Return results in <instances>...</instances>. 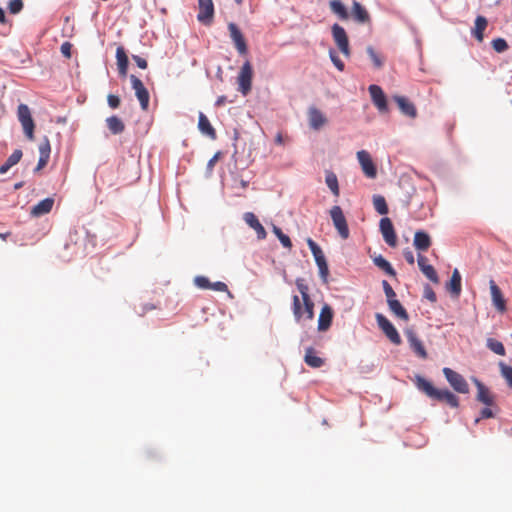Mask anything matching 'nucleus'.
Wrapping results in <instances>:
<instances>
[{"label": "nucleus", "mask_w": 512, "mask_h": 512, "mask_svg": "<svg viewBox=\"0 0 512 512\" xmlns=\"http://www.w3.org/2000/svg\"><path fill=\"white\" fill-rule=\"evenodd\" d=\"M307 244L311 250V253L313 254L316 265L319 269L320 278L322 279V281L324 283H327L328 276H329V268H328V264H327V261H326V258H325V255H324L322 249L311 238L307 239Z\"/></svg>", "instance_id": "obj_1"}, {"label": "nucleus", "mask_w": 512, "mask_h": 512, "mask_svg": "<svg viewBox=\"0 0 512 512\" xmlns=\"http://www.w3.org/2000/svg\"><path fill=\"white\" fill-rule=\"evenodd\" d=\"M330 216L334 227L342 239H347L350 235L346 218L340 206L335 205L330 209Z\"/></svg>", "instance_id": "obj_2"}, {"label": "nucleus", "mask_w": 512, "mask_h": 512, "mask_svg": "<svg viewBox=\"0 0 512 512\" xmlns=\"http://www.w3.org/2000/svg\"><path fill=\"white\" fill-rule=\"evenodd\" d=\"M313 307V302L310 298H307L306 300H303L302 309L299 297L297 295L293 296V312L297 320H311L314 316Z\"/></svg>", "instance_id": "obj_3"}, {"label": "nucleus", "mask_w": 512, "mask_h": 512, "mask_svg": "<svg viewBox=\"0 0 512 512\" xmlns=\"http://www.w3.org/2000/svg\"><path fill=\"white\" fill-rule=\"evenodd\" d=\"M252 76H253V69L251 66V63L249 61H246L238 74L237 80H238V90L241 92L242 95L246 96L250 91L252 87Z\"/></svg>", "instance_id": "obj_4"}, {"label": "nucleus", "mask_w": 512, "mask_h": 512, "mask_svg": "<svg viewBox=\"0 0 512 512\" xmlns=\"http://www.w3.org/2000/svg\"><path fill=\"white\" fill-rule=\"evenodd\" d=\"M17 115L25 135L28 139L32 140L34 137V122L29 107L26 104H20Z\"/></svg>", "instance_id": "obj_5"}, {"label": "nucleus", "mask_w": 512, "mask_h": 512, "mask_svg": "<svg viewBox=\"0 0 512 512\" xmlns=\"http://www.w3.org/2000/svg\"><path fill=\"white\" fill-rule=\"evenodd\" d=\"M132 89L140 103L142 110L146 111L149 106L150 95L143 82L135 75H130Z\"/></svg>", "instance_id": "obj_6"}, {"label": "nucleus", "mask_w": 512, "mask_h": 512, "mask_svg": "<svg viewBox=\"0 0 512 512\" xmlns=\"http://www.w3.org/2000/svg\"><path fill=\"white\" fill-rule=\"evenodd\" d=\"M332 36L338 47V49L346 56H350V48L348 36L346 34L345 29L339 24L335 23L332 26Z\"/></svg>", "instance_id": "obj_7"}, {"label": "nucleus", "mask_w": 512, "mask_h": 512, "mask_svg": "<svg viewBox=\"0 0 512 512\" xmlns=\"http://www.w3.org/2000/svg\"><path fill=\"white\" fill-rule=\"evenodd\" d=\"M357 159L361 165L362 171L368 178H375L377 175L376 167L372 161L370 154L366 150L357 152Z\"/></svg>", "instance_id": "obj_8"}, {"label": "nucleus", "mask_w": 512, "mask_h": 512, "mask_svg": "<svg viewBox=\"0 0 512 512\" xmlns=\"http://www.w3.org/2000/svg\"><path fill=\"white\" fill-rule=\"evenodd\" d=\"M228 30L230 32V37L240 55H245L248 51L247 44L244 39V36L238 26L235 23L228 24Z\"/></svg>", "instance_id": "obj_9"}, {"label": "nucleus", "mask_w": 512, "mask_h": 512, "mask_svg": "<svg viewBox=\"0 0 512 512\" xmlns=\"http://www.w3.org/2000/svg\"><path fill=\"white\" fill-rule=\"evenodd\" d=\"M379 226L385 242L390 247H395L397 244V236L391 220L387 217H384L380 220Z\"/></svg>", "instance_id": "obj_10"}, {"label": "nucleus", "mask_w": 512, "mask_h": 512, "mask_svg": "<svg viewBox=\"0 0 512 512\" xmlns=\"http://www.w3.org/2000/svg\"><path fill=\"white\" fill-rule=\"evenodd\" d=\"M373 104L377 107L380 112H386L388 109L387 99L382 90L378 85L372 84L368 87Z\"/></svg>", "instance_id": "obj_11"}, {"label": "nucleus", "mask_w": 512, "mask_h": 512, "mask_svg": "<svg viewBox=\"0 0 512 512\" xmlns=\"http://www.w3.org/2000/svg\"><path fill=\"white\" fill-rule=\"evenodd\" d=\"M199 13L197 19L203 24H210L214 16V4L212 0H198Z\"/></svg>", "instance_id": "obj_12"}, {"label": "nucleus", "mask_w": 512, "mask_h": 512, "mask_svg": "<svg viewBox=\"0 0 512 512\" xmlns=\"http://www.w3.org/2000/svg\"><path fill=\"white\" fill-rule=\"evenodd\" d=\"M489 288L491 293V300L492 304L495 307V309L501 313L506 311V301L504 299V296L500 290V288L497 286L494 280L489 281Z\"/></svg>", "instance_id": "obj_13"}, {"label": "nucleus", "mask_w": 512, "mask_h": 512, "mask_svg": "<svg viewBox=\"0 0 512 512\" xmlns=\"http://www.w3.org/2000/svg\"><path fill=\"white\" fill-rule=\"evenodd\" d=\"M308 121L311 129L319 130L326 124L327 118L318 108L311 106L308 109Z\"/></svg>", "instance_id": "obj_14"}, {"label": "nucleus", "mask_w": 512, "mask_h": 512, "mask_svg": "<svg viewBox=\"0 0 512 512\" xmlns=\"http://www.w3.org/2000/svg\"><path fill=\"white\" fill-rule=\"evenodd\" d=\"M243 219L249 227L255 230L258 239L263 240L266 238V230L263 227V225L259 222L254 213L246 212L243 216Z\"/></svg>", "instance_id": "obj_15"}, {"label": "nucleus", "mask_w": 512, "mask_h": 512, "mask_svg": "<svg viewBox=\"0 0 512 512\" xmlns=\"http://www.w3.org/2000/svg\"><path fill=\"white\" fill-rule=\"evenodd\" d=\"M418 266L421 272L433 283H438L439 278L437 272L434 267L430 264H427V258L421 254L418 255Z\"/></svg>", "instance_id": "obj_16"}, {"label": "nucleus", "mask_w": 512, "mask_h": 512, "mask_svg": "<svg viewBox=\"0 0 512 512\" xmlns=\"http://www.w3.org/2000/svg\"><path fill=\"white\" fill-rule=\"evenodd\" d=\"M53 205H54L53 198H50V197L45 198L32 207L31 215L34 217L43 216L52 210Z\"/></svg>", "instance_id": "obj_17"}, {"label": "nucleus", "mask_w": 512, "mask_h": 512, "mask_svg": "<svg viewBox=\"0 0 512 512\" xmlns=\"http://www.w3.org/2000/svg\"><path fill=\"white\" fill-rule=\"evenodd\" d=\"M395 102L398 104L399 109L401 112L410 117L415 118L417 115L416 108L412 102H410L406 97L404 96H395L394 97Z\"/></svg>", "instance_id": "obj_18"}, {"label": "nucleus", "mask_w": 512, "mask_h": 512, "mask_svg": "<svg viewBox=\"0 0 512 512\" xmlns=\"http://www.w3.org/2000/svg\"><path fill=\"white\" fill-rule=\"evenodd\" d=\"M413 245L418 251H427L431 246V238L428 233L419 230L415 232Z\"/></svg>", "instance_id": "obj_19"}, {"label": "nucleus", "mask_w": 512, "mask_h": 512, "mask_svg": "<svg viewBox=\"0 0 512 512\" xmlns=\"http://www.w3.org/2000/svg\"><path fill=\"white\" fill-rule=\"evenodd\" d=\"M198 129L203 135L209 137L210 139H216L215 129L211 125L206 115L202 112L199 113Z\"/></svg>", "instance_id": "obj_20"}, {"label": "nucleus", "mask_w": 512, "mask_h": 512, "mask_svg": "<svg viewBox=\"0 0 512 512\" xmlns=\"http://www.w3.org/2000/svg\"><path fill=\"white\" fill-rule=\"evenodd\" d=\"M461 275L458 271V269H454L452 272L451 279L449 283H447L446 288L451 293V295L455 297H459L461 294Z\"/></svg>", "instance_id": "obj_21"}, {"label": "nucleus", "mask_w": 512, "mask_h": 512, "mask_svg": "<svg viewBox=\"0 0 512 512\" xmlns=\"http://www.w3.org/2000/svg\"><path fill=\"white\" fill-rule=\"evenodd\" d=\"M352 17L358 23H367L370 20L367 10L357 1L353 2Z\"/></svg>", "instance_id": "obj_22"}, {"label": "nucleus", "mask_w": 512, "mask_h": 512, "mask_svg": "<svg viewBox=\"0 0 512 512\" xmlns=\"http://www.w3.org/2000/svg\"><path fill=\"white\" fill-rule=\"evenodd\" d=\"M116 59H117V67H118L119 74L122 77H125L127 75L128 57H127L123 47L117 48Z\"/></svg>", "instance_id": "obj_23"}, {"label": "nucleus", "mask_w": 512, "mask_h": 512, "mask_svg": "<svg viewBox=\"0 0 512 512\" xmlns=\"http://www.w3.org/2000/svg\"><path fill=\"white\" fill-rule=\"evenodd\" d=\"M487 27V19L484 16H477L475 19V27L472 30V35L482 42L484 39V30Z\"/></svg>", "instance_id": "obj_24"}, {"label": "nucleus", "mask_w": 512, "mask_h": 512, "mask_svg": "<svg viewBox=\"0 0 512 512\" xmlns=\"http://www.w3.org/2000/svg\"><path fill=\"white\" fill-rule=\"evenodd\" d=\"M106 125L110 132L114 135L120 134L124 131L125 125L118 116H110L106 119Z\"/></svg>", "instance_id": "obj_25"}, {"label": "nucleus", "mask_w": 512, "mask_h": 512, "mask_svg": "<svg viewBox=\"0 0 512 512\" xmlns=\"http://www.w3.org/2000/svg\"><path fill=\"white\" fill-rule=\"evenodd\" d=\"M390 310L400 319L407 320L408 315L402 304L394 297L387 300Z\"/></svg>", "instance_id": "obj_26"}, {"label": "nucleus", "mask_w": 512, "mask_h": 512, "mask_svg": "<svg viewBox=\"0 0 512 512\" xmlns=\"http://www.w3.org/2000/svg\"><path fill=\"white\" fill-rule=\"evenodd\" d=\"M331 11L341 20H347L349 13L345 5L340 0H331L329 3Z\"/></svg>", "instance_id": "obj_27"}, {"label": "nucleus", "mask_w": 512, "mask_h": 512, "mask_svg": "<svg viewBox=\"0 0 512 512\" xmlns=\"http://www.w3.org/2000/svg\"><path fill=\"white\" fill-rule=\"evenodd\" d=\"M373 263L381 270H383L389 276H396V271L392 265L382 256L377 255L373 258Z\"/></svg>", "instance_id": "obj_28"}, {"label": "nucleus", "mask_w": 512, "mask_h": 512, "mask_svg": "<svg viewBox=\"0 0 512 512\" xmlns=\"http://www.w3.org/2000/svg\"><path fill=\"white\" fill-rule=\"evenodd\" d=\"M22 157V151L20 149H16L6 160V162L0 166V174H5L8 170L16 165Z\"/></svg>", "instance_id": "obj_29"}, {"label": "nucleus", "mask_w": 512, "mask_h": 512, "mask_svg": "<svg viewBox=\"0 0 512 512\" xmlns=\"http://www.w3.org/2000/svg\"><path fill=\"white\" fill-rule=\"evenodd\" d=\"M325 182L335 196H339V185L337 176L333 172H327Z\"/></svg>", "instance_id": "obj_30"}, {"label": "nucleus", "mask_w": 512, "mask_h": 512, "mask_svg": "<svg viewBox=\"0 0 512 512\" xmlns=\"http://www.w3.org/2000/svg\"><path fill=\"white\" fill-rule=\"evenodd\" d=\"M366 52H367L368 56L370 57L375 68L380 69L383 67V65H384L383 57L378 52H376L372 46H368L366 48Z\"/></svg>", "instance_id": "obj_31"}, {"label": "nucleus", "mask_w": 512, "mask_h": 512, "mask_svg": "<svg viewBox=\"0 0 512 512\" xmlns=\"http://www.w3.org/2000/svg\"><path fill=\"white\" fill-rule=\"evenodd\" d=\"M373 205H374L375 210L380 215H386L388 213V206H387L386 200L383 196L374 195L373 196Z\"/></svg>", "instance_id": "obj_32"}, {"label": "nucleus", "mask_w": 512, "mask_h": 512, "mask_svg": "<svg viewBox=\"0 0 512 512\" xmlns=\"http://www.w3.org/2000/svg\"><path fill=\"white\" fill-rule=\"evenodd\" d=\"M273 233L279 239V241L283 245V247L288 248V249H290L292 247V242H291L289 236L284 234L278 226L273 225Z\"/></svg>", "instance_id": "obj_33"}, {"label": "nucleus", "mask_w": 512, "mask_h": 512, "mask_svg": "<svg viewBox=\"0 0 512 512\" xmlns=\"http://www.w3.org/2000/svg\"><path fill=\"white\" fill-rule=\"evenodd\" d=\"M492 47L496 52L502 53L508 49V44L505 39L496 38L492 41Z\"/></svg>", "instance_id": "obj_34"}, {"label": "nucleus", "mask_w": 512, "mask_h": 512, "mask_svg": "<svg viewBox=\"0 0 512 512\" xmlns=\"http://www.w3.org/2000/svg\"><path fill=\"white\" fill-rule=\"evenodd\" d=\"M333 316V309L328 304H324L318 320H332Z\"/></svg>", "instance_id": "obj_35"}, {"label": "nucleus", "mask_w": 512, "mask_h": 512, "mask_svg": "<svg viewBox=\"0 0 512 512\" xmlns=\"http://www.w3.org/2000/svg\"><path fill=\"white\" fill-rule=\"evenodd\" d=\"M194 283L200 289H210V286H211V282L205 276L195 277Z\"/></svg>", "instance_id": "obj_36"}, {"label": "nucleus", "mask_w": 512, "mask_h": 512, "mask_svg": "<svg viewBox=\"0 0 512 512\" xmlns=\"http://www.w3.org/2000/svg\"><path fill=\"white\" fill-rule=\"evenodd\" d=\"M329 56H330V59L331 61L333 62V64L335 65V67L339 70V71H343L344 68H345V65L343 63V61H341V59L338 57V55L336 54V52L334 50H330L329 51Z\"/></svg>", "instance_id": "obj_37"}, {"label": "nucleus", "mask_w": 512, "mask_h": 512, "mask_svg": "<svg viewBox=\"0 0 512 512\" xmlns=\"http://www.w3.org/2000/svg\"><path fill=\"white\" fill-rule=\"evenodd\" d=\"M51 147L47 137L44 138L43 142L39 145V153L41 156L50 157Z\"/></svg>", "instance_id": "obj_38"}, {"label": "nucleus", "mask_w": 512, "mask_h": 512, "mask_svg": "<svg viewBox=\"0 0 512 512\" xmlns=\"http://www.w3.org/2000/svg\"><path fill=\"white\" fill-rule=\"evenodd\" d=\"M10 13L17 14L23 9L22 0H11L8 5Z\"/></svg>", "instance_id": "obj_39"}, {"label": "nucleus", "mask_w": 512, "mask_h": 512, "mask_svg": "<svg viewBox=\"0 0 512 512\" xmlns=\"http://www.w3.org/2000/svg\"><path fill=\"white\" fill-rule=\"evenodd\" d=\"M296 286H297L299 292L301 293L303 300L310 298L308 295V286L303 282V280L297 279Z\"/></svg>", "instance_id": "obj_40"}, {"label": "nucleus", "mask_w": 512, "mask_h": 512, "mask_svg": "<svg viewBox=\"0 0 512 512\" xmlns=\"http://www.w3.org/2000/svg\"><path fill=\"white\" fill-rule=\"evenodd\" d=\"M382 286H383L384 293L387 297V300L390 298L396 297V293L394 292L393 288L386 280L382 281Z\"/></svg>", "instance_id": "obj_41"}, {"label": "nucleus", "mask_w": 512, "mask_h": 512, "mask_svg": "<svg viewBox=\"0 0 512 512\" xmlns=\"http://www.w3.org/2000/svg\"><path fill=\"white\" fill-rule=\"evenodd\" d=\"M107 102L110 108L116 109L120 105V98L117 95L109 94L107 96Z\"/></svg>", "instance_id": "obj_42"}, {"label": "nucleus", "mask_w": 512, "mask_h": 512, "mask_svg": "<svg viewBox=\"0 0 512 512\" xmlns=\"http://www.w3.org/2000/svg\"><path fill=\"white\" fill-rule=\"evenodd\" d=\"M210 289L214 290V291L225 292L228 290V287L224 282L217 281V282L211 283Z\"/></svg>", "instance_id": "obj_43"}, {"label": "nucleus", "mask_w": 512, "mask_h": 512, "mask_svg": "<svg viewBox=\"0 0 512 512\" xmlns=\"http://www.w3.org/2000/svg\"><path fill=\"white\" fill-rule=\"evenodd\" d=\"M424 296H425L428 300H430V301H432V302L436 301V294H435V292L433 291V289H432L430 286H428V285H427V286H425V289H424Z\"/></svg>", "instance_id": "obj_44"}, {"label": "nucleus", "mask_w": 512, "mask_h": 512, "mask_svg": "<svg viewBox=\"0 0 512 512\" xmlns=\"http://www.w3.org/2000/svg\"><path fill=\"white\" fill-rule=\"evenodd\" d=\"M132 59L135 61V63L137 64V66L139 68H141V69H146L147 68L148 64H147V61L144 58H142V57H140L138 55H133Z\"/></svg>", "instance_id": "obj_45"}, {"label": "nucleus", "mask_w": 512, "mask_h": 512, "mask_svg": "<svg viewBox=\"0 0 512 512\" xmlns=\"http://www.w3.org/2000/svg\"><path fill=\"white\" fill-rule=\"evenodd\" d=\"M71 47L72 45L69 43V42H64L62 45H61V53L65 56V57H70L71 56Z\"/></svg>", "instance_id": "obj_46"}, {"label": "nucleus", "mask_w": 512, "mask_h": 512, "mask_svg": "<svg viewBox=\"0 0 512 512\" xmlns=\"http://www.w3.org/2000/svg\"><path fill=\"white\" fill-rule=\"evenodd\" d=\"M403 255H404L405 260L409 264H411V265L414 264V262H415L414 254H413V252L411 250H409V249L404 250Z\"/></svg>", "instance_id": "obj_47"}, {"label": "nucleus", "mask_w": 512, "mask_h": 512, "mask_svg": "<svg viewBox=\"0 0 512 512\" xmlns=\"http://www.w3.org/2000/svg\"><path fill=\"white\" fill-rule=\"evenodd\" d=\"M49 157L41 156L39 157L38 164L35 168V171L41 170L48 163Z\"/></svg>", "instance_id": "obj_48"}, {"label": "nucleus", "mask_w": 512, "mask_h": 512, "mask_svg": "<svg viewBox=\"0 0 512 512\" xmlns=\"http://www.w3.org/2000/svg\"><path fill=\"white\" fill-rule=\"evenodd\" d=\"M219 153H216L207 163V169L212 170L216 161L218 160Z\"/></svg>", "instance_id": "obj_49"}, {"label": "nucleus", "mask_w": 512, "mask_h": 512, "mask_svg": "<svg viewBox=\"0 0 512 512\" xmlns=\"http://www.w3.org/2000/svg\"><path fill=\"white\" fill-rule=\"evenodd\" d=\"M226 101H227L226 96H223V95L219 96L215 102V106L220 107V106L224 105L226 103Z\"/></svg>", "instance_id": "obj_50"}, {"label": "nucleus", "mask_w": 512, "mask_h": 512, "mask_svg": "<svg viewBox=\"0 0 512 512\" xmlns=\"http://www.w3.org/2000/svg\"><path fill=\"white\" fill-rule=\"evenodd\" d=\"M6 22L5 11L0 7V23Z\"/></svg>", "instance_id": "obj_51"}, {"label": "nucleus", "mask_w": 512, "mask_h": 512, "mask_svg": "<svg viewBox=\"0 0 512 512\" xmlns=\"http://www.w3.org/2000/svg\"><path fill=\"white\" fill-rule=\"evenodd\" d=\"M239 184L241 188L245 189L248 186L249 181L241 179Z\"/></svg>", "instance_id": "obj_52"}, {"label": "nucleus", "mask_w": 512, "mask_h": 512, "mask_svg": "<svg viewBox=\"0 0 512 512\" xmlns=\"http://www.w3.org/2000/svg\"><path fill=\"white\" fill-rule=\"evenodd\" d=\"M376 320H387L382 314H376Z\"/></svg>", "instance_id": "obj_53"}, {"label": "nucleus", "mask_w": 512, "mask_h": 512, "mask_svg": "<svg viewBox=\"0 0 512 512\" xmlns=\"http://www.w3.org/2000/svg\"><path fill=\"white\" fill-rule=\"evenodd\" d=\"M282 139H281V136H278L277 137V142L281 143Z\"/></svg>", "instance_id": "obj_54"}, {"label": "nucleus", "mask_w": 512, "mask_h": 512, "mask_svg": "<svg viewBox=\"0 0 512 512\" xmlns=\"http://www.w3.org/2000/svg\"><path fill=\"white\" fill-rule=\"evenodd\" d=\"M235 2H236L237 4H241V3H242V0H235Z\"/></svg>", "instance_id": "obj_55"}]
</instances>
